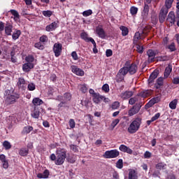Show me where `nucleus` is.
<instances>
[{"label":"nucleus","instance_id":"32","mask_svg":"<svg viewBox=\"0 0 179 179\" xmlns=\"http://www.w3.org/2000/svg\"><path fill=\"white\" fill-rule=\"evenodd\" d=\"M177 104H178V99H173L169 103V108L171 110H176L177 108Z\"/></svg>","mask_w":179,"mask_h":179},{"label":"nucleus","instance_id":"60","mask_svg":"<svg viewBox=\"0 0 179 179\" xmlns=\"http://www.w3.org/2000/svg\"><path fill=\"white\" fill-rule=\"evenodd\" d=\"M93 14V11L92 10H87L83 13V15L85 17H87V16H90V15Z\"/></svg>","mask_w":179,"mask_h":179},{"label":"nucleus","instance_id":"3","mask_svg":"<svg viewBox=\"0 0 179 179\" xmlns=\"http://www.w3.org/2000/svg\"><path fill=\"white\" fill-rule=\"evenodd\" d=\"M141 125H142V119L136 117L129 125L127 131L129 134H136V131L141 129Z\"/></svg>","mask_w":179,"mask_h":179},{"label":"nucleus","instance_id":"2","mask_svg":"<svg viewBox=\"0 0 179 179\" xmlns=\"http://www.w3.org/2000/svg\"><path fill=\"white\" fill-rule=\"evenodd\" d=\"M120 72H122L123 75H127L129 73L130 75H135L138 72V65L136 63L127 61L126 62L124 66L120 69Z\"/></svg>","mask_w":179,"mask_h":179},{"label":"nucleus","instance_id":"55","mask_svg":"<svg viewBox=\"0 0 179 179\" xmlns=\"http://www.w3.org/2000/svg\"><path fill=\"white\" fill-rule=\"evenodd\" d=\"M34 47L38 50H44V45L41 44V42L36 43Z\"/></svg>","mask_w":179,"mask_h":179},{"label":"nucleus","instance_id":"57","mask_svg":"<svg viewBox=\"0 0 179 179\" xmlns=\"http://www.w3.org/2000/svg\"><path fill=\"white\" fill-rule=\"evenodd\" d=\"M102 90L105 92V93H108V92H110V85H108V84H104L102 86Z\"/></svg>","mask_w":179,"mask_h":179},{"label":"nucleus","instance_id":"61","mask_svg":"<svg viewBox=\"0 0 179 179\" xmlns=\"http://www.w3.org/2000/svg\"><path fill=\"white\" fill-rule=\"evenodd\" d=\"M39 41L41 43H47L48 41V37L46 35H43L40 37Z\"/></svg>","mask_w":179,"mask_h":179},{"label":"nucleus","instance_id":"54","mask_svg":"<svg viewBox=\"0 0 179 179\" xmlns=\"http://www.w3.org/2000/svg\"><path fill=\"white\" fill-rule=\"evenodd\" d=\"M138 101V98L136 96L131 97L129 100V104L134 106Z\"/></svg>","mask_w":179,"mask_h":179},{"label":"nucleus","instance_id":"22","mask_svg":"<svg viewBox=\"0 0 179 179\" xmlns=\"http://www.w3.org/2000/svg\"><path fill=\"white\" fill-rule=\"evenodd\" d=\"M164 85V78L159 77L156 80V83L155 84V89H159Z\"/></svg>","mask_w":179,"mask_h":179},{"label":"nucleus","instance_id":"45","mask_svg":"<svg viewBox=\"0 0 179 179\" xmlns=\"http://www.w3.org/2000/svg\"><path fill=\"white\" fill-rule=\"evenodd\" d=\"M25 61L27 64H34V57L33 55H28L25 58Z\"/></svg>","mask_w":179,"mask_h":179},{"label":"nucleus","instance_id":"58","mask_svg":"<svg viewBox=\"0 0 179 179\" xmlns=\"http://www.w3.org/2000/svg\"><path fill=\"white\" fill-rule=\"evenodd\" d=\"M137 52L138 54H143V45H136Z\"/></svg>","mask_w":179,"mask_h":179},{"label":"nucleus","instance_id":"8","mask_svg":"<svg viewBox=\"0 0 179 179\" xmlns=\"http://www.w3.org/2000/svg\"><path fill=\"white\" fill-rule=\"evenodd\" d=\"M53 52L56 58L60 57L61 54H62V44L59 43H55L53 45Z\"/></svg>","mask_w":179,"mask_h":179},{"label":"nucleus","instance_id":"44","mask_svg":"<svg viewBox=\"0 0 179 179\" xmlns=\"http://www.w3.org/2000/svg\"><path fill=\"white\" fill-rule=\"evenodd\" d=\"M90 43H92V44H93V52L94 54H97V52H99V50H97V45L96 44V41H94V39H90Z\"/></svg>","mask_w":179,"mask_h":179},{"label":"nucleus","instance_id":"21","mask_svg":"<svg viewBox=\"0 0 179 179\" xmlns=\"http://www.w3.org/2000/svg\"><path fill=\"white\" fill-rule=\"evenodd\" d=\"M33 68H34V64L25 63L22 65L24 72H30Z\"/></svg>","mask_w":179,"mask_h":179},{"label":"nucleus","instance_id":"62","mask_svg":"<svg viewBox=\"0 0 179 179\" xmlns=\"http://www.w3.org/2000/svg\"><path fill=\"white\" fill-rule=\"evenodd\" d=\"M10 59H11V62H13V64H15V62H17V59H16V57H15V52L11 51L10 52Z\"/></svg>","mask_w":179,"mask_h":179},{"label":"nucleus","instance_id":"28","mask_svg":"<svg viewBox=\"0 0 179 179\" xmlns=\"http://www.w3.org/2000/svg\"><path fill=\"white\" fill-rule=\"evenodd\" d=\"M43 103L44 101L38 97L34 98L32 100V104H34V107H38V106H41Z\"/></svg>","mask_w":179,"mask_h":179},{"label":"nucleus","instance_id":"6","mask_svg":"<svg viewBox=\"0 0 179 179\" xmlns=\"http://www.w3.org/2000/svg\"><path fill=\"white\" fill-rule=\"evenodd\" d=\"M103 156L104 159H115V157L120 156V151L117 149L107 150L104 152Z\"/></svg>","mask_w":179,"mask_h":179},{"label":"nucleus","instance_id":"11","mask_svg":"<svg viewBox=\"0 0 179 179\" xmlns=\"http://www.w3.org/2000/svg\"><path fill=\"white\" fill-rule=\"evenodd\" d=\"M143 22H148L149 20V5L144 3L143 12L141 13Z\"/></svg>","mask_w":179,"mask_h":179},{"label":"nucleus","instance_id":"16","mask_svg":"<svg viewBox=\"0 0 179 179\" xmlns=\"http://www.w3.org/2000/svg\"><path fill=\"white\" fill-rule=\"evenodd\" d=\"M119 150L123 152V153H127L128 155H132V153H134L132 149L124 144L120 145Z\"/></svg>","mask_w":179,"mask_h":179},{"label":"nucleus","instance_id":"38","mask_svg":"<svg viewBox=\"0 0 179 179\" xmlns=\"http://www.w3.org/2000/svg\"><path fill=\"white\" fill-rule=\"evenodd\" d=\"M167 165L163 162H159L158 164H156V169L157 170H166V166Z\"/></svg>","mask_w":179,"mask_h":179},{"label":"nucleus","instance_id":"52","mask_svg":"<svg viewBox=\"0 0 179 179\" xmlns=\"http://www.w3.org/2000/svg\"><path fill=\"white\" fill-rule=\"evenodd\" d=\"M27 89H28V90H29V92H33V91L36 90V85L33 83H30L27 85Z\"/></svg>","mask_w":179,"mask_h":179},{"label":"nucleus","instance_id":"53","mask_svg":"<svg viewBox=\"0 0 179 179\" xmlns=\"http://www.w3.org/2000/svg\"><path fill=\"white\" fill-rule=\"evenodd\" d=\"M151 20L153 24H156V23H157L158 19H157V15H156V13L152 14Z\"/></svg>","mask_w":179,"mask_h":179},{"label":"nucleus","instance_id":"39","mask_svg":"<svg viewBox=\"0 0 179 179\" xmlns=\"http://www.w3.org/2000/svg\"><path fill=\"white\" fill-rule=\"evenodd\" d=\"M150 94H152V91L149 90L143 91L140 93V96H141V97H149Z\"/></svg>","mask_w":179,"mask_h":179},{"label":"nucleus","instance_id":"27","mask_svg":"<svg viewBox=\"0 0 179 179\" xmlns=\"http://www.w3.org/2000/svg\"><path fill=\"white\" fill-rule=\"evenodd\" d=\"M50 177V171L48 169H45L43 173H38L37 178H48Z\"/></svg>","mask_w":179,"mask_h":179},{"label":"nucleus","instance_id":"10","mask_svg":"<svg viewBox=\"0 0 179 179\" xmlns=\"http://www.w3.org/2000/svg\"><path fill=\"white\" fill-rule=\"evenodd\" d=\"M147 55L148 57V62L149 64H152V62H155L156 55H157V50H153L152 49H150L147 51Z\"/></svg>","mask_w":179,"mask_h":179},{"label":"nucleus","instance_id":"4","mask_svg":"<svg viewBox=\"0 0 179 179\" xmlns=\"http://www.w3.org/2000/svg\"><path fill=\"white\" fill-rule=\"evenodd\" d=\"M5 93L6 94L5 102L7 103V104H15V103L20 99V94H19V92H15V91H13L10 94V91L6 90Z\"/></svg>","mask_w":179,"mask_h":179},{"label":"nucleus","instance_id":"41","mask_svg":"<svg viewBox=\"0 0 179 179\" xmlns=\"http://www.w3.org/2000/svg\"><path fill=\"white\" fill-rule=\"evenodd\" d=\"M52 13H54V12L50 10L42 11V15L45 16V17H51V16H52Z\"/></svg>","mask_w":179,"mask_h":179},{"label":"nucleus","instance_id":"29","mask_svg":"<svg viewBox=\"0 0 179 179\" xmlns=\"http://www.w3.org/2000/svg\"><path fill=\"white\" fill-rule=\"evenodd\" d=\"M120 29L122 31V36H123V37L128 36V34H129V29H128V27L124 25L120 26Z\"/></svg>","mask_w":179,"mask_h":179},{"label":"nucleus","instance_id":"37","mask_svg":"<svg viewBox=\"0 0 179 179\" xmlns=\"http://www.w3.org/2000/svg\"><path fill=\"white\" fill-rule=\"evenodd\" d=\"M64 101H71L72 100V94L69 92H66L63 95Z\"/></svg>","mask_w":179,"mask_h":179},{"label":"nucleus","instance_id":"63","mask_svg":"<svg viewBox=\"0 0 179 179\" xmlns=\"http://www.w3.org/2000/svg\"><path fill=\"white\" fill-rule=\"evenodd\" d=\"M71 57L74 61H78V53H76V51H73L71 52Z\"/></svg>","mask_w":179,"mask_h":179},{"label":"nucleus","instance_id":"56","mask_svg":"<svg viewBox=\"0 0 179 179\" xmlns=\"http://www.w3.org/2000/svg\"><path fill=\"white\" fill-rule=\"evenodd\" d=\"M69 125L71 129H73L75 128L76 123L75 122V120L73 119H70L69 121Z\"/></svg>","mask_w":179,"mask_h":179},{"label":"nucleus","instance_id":"20","mask_svg":"<svg viewBox=\"0 0 179 179\" xmlns=\"http://www.w3.org/2000/svg\"><path fill=\"white\" fill-rule=\"evenodd\" d=\"M13 29V25H12L10 23L7 22L6 24L4 30L6 36H12Z\"/></svg>","mask_w":179,"mask_h":179},{"label":"nucleus","instance_id":"14","mask_svg":"<svg viewBox=\"0 0 179 179\" xmlns=\"http://www.w3.org/2000/svg\"><path fill=\"white\" fill-rule=\"evenodd\" d=\"M71 69V72L77 75V76H85V71L83 69L78 68V66L72 65Z\"/></svg>","mask_w":179,"mask_h":179},{"label":"nucleus","instance_id":"35","mask_svg":"<svg viewBox=\"0 0 179 179\" xmlns=\"http://www.w3.org/2000/svg\"><path fill=\"white\" fill-rule=\"evenodd\" d=\"M10 13L13 16H14V20H17V19H20V15H19V13L16 10H10Z\"/></svg>","mask_w":179,"mask_h":179},{"label":"nucleus","instance_id":"26","mask_svg":"<svg viewBox=\"0 0 179 179\" xmlns=\"http://www.w3.org/2000/svg\"><path fill=\"white\" fill-rule=\"evenodd\" d=\"M57 24L56 23V22H53L51 24H50L49 25L46 26L45 31H54V30H55V29H57Z\"/></svg>","mask_w":179,"mask_h":179},{"label":"nucleus","instance_id":"51","mask_svg":"<svg viewBox=\"0 0 179 179\" xmlns=\"http://www.w3.org/2000/svg\"><path fill=\"white\" fill-rule=\"evenodd\" d=\"M138 8L135 7V6H131L130 8V13L131 15H132V16H135V15H136V13H138Z\"/></svg>","mask_w":179,"mask_h":179},{"label":"nucleus","instance_id":"49","mask_svg":"<svg viewBox=\"0 0 179 179\" xmlns=\"http://www.w3.org/2000/svg\"><path fill=\"white\" fill-rule=\"evenodd\" d=\"M116 167L117 169H120L124 167V161L122 160V159H118V161L116 162Z\"/></svg>","mask_w":179,"mask_h":179},{"label":"nucleus","instance_id":"18","mask_svg":"<svg viewBox=\"0 0 179 179\" xmlns=\"http://www.w3.org/2000/svg\"><path fill=\"white\" fill-rule=\"evenodd\" d=\"M166 22L171 24H174V23H176V14H174V11L169 12L166 18Z\"/></svg>","mask_w":179,"mask_h":179},{"label":"nucleus","instance_id":"30","mask_svg":"<svg viewBox=\"0 0 179 179\" xmlns=\"http://www.w3.org/2000/svg\"><path fill=\"white\" fill-rule=\"evenodd\" d=\"M129 179H138V173L135 171V169L129 170Z\"/></svg>","mask_w":179,"mask_h":179},{"label":"nucleus","instance_id":"25","mask_svg":"<svg viewBox=\"0 0 179 179\" xmlns=\"http://www.w3.org/2000/svg\"><path fill=\"white\" fill-rule=\"evenodd\" d=\"M171 71H173V66L169 64V66L165 69V71L164 73V78L167 79L170 74L171 73Z\"/></svg>","mask_w":179,"mask_h":179},{"label":"nucleus","instance_id":"64","mask_svg":"<svg viewBox=\"0 0 179 179\" xmlns=\"http://www.w3.org/2000/svg\"><path fill=\"white\" fill-rule=\"evenodd\" d=\"M80 90L82 92V93H86L87 92V87H86L85 85H81Z\"/></svg>","mask_w":179,"mask_h":179},{"label":"nucleus","instance_id":"43","mask_svg":"<svg viewBox=\"0 0 179 179\" xmlns=\"http://www.w3.org/2000/svg\"><path fill=\"white\" fill-rule=\"evenodd\" d=\"M118 124H120V119H115L114 120H113V122L110 124L111 131H113L114 129V128H115V127H117V125H118Z\"/></svg>","mask_w":179,"mask_h":179},{"label":"nucleus","instance_id":"1","mask_svg":"<svg viewBox=\"0 0 179 179\" xmlns=\"http://www.w3.org/2000/svg\"><path fill=\"white\" fill-rule=\"evenodd\" d=\"M173 2L174 0H165L164 6L161 8L159 15V20L160 23H164L166 17H167V13H169V9H171L173 6Z\"/></svg>","mask_w":179,"mask_h":179},{"label":"nucleus","instance_id":"46","mask_svg":"<svg viewBox=\"0 0 179 179\" xmlns=\"http://www.w3.org/2000/svg\"><path fill=\"white\" fill-rule=\"evenodd\" d=\"M3 146L6 150H9V149L12 148V145L8 141H3Z\"/></svg>","mask_w":179,"mask_h":179},{"label":"nucleus","instance_id":"23","mask_svg":"<svg viewBox=\"0 0 179 179\" xmlns=\"http://www.w3.org/2000/svg\"><path fill=\"white\" fill-rule=\"evenodd\" d=\"M127 75H124L122 72H121V69H120L119 72L116 75L115 80L117 83H121L125 78Z\"/></svg>","mask_w":179,"mask_h":179},{"label":"nucleus","instance_id":"34","mask_svg":"<svg viewBox=\"0 0 179 179\" xmlns=\"http://www.w3.org/2000/svg\"><path fill=\"white\" fill-rule=\"evenodd\" d=\"M20 156H22L23 157L27 156L29 155V148H22L19 151Z\"/></svg>","mask_w":179,"mask_h":179},{"label":"nucleus","instance_id":"33","mask_svg":"<svg viewBox=\"0 0 179 179\" xmlns=\"http://www.w3.org/2000/svg\"><path fill=\"white\" fill-rule=\"evenodd\" d=\"M80 38L82 40H84V41H86V43L90 42V39H93V38H88L87 33L86 32H82L80 34Z\"/></svg>","mask_w":179,"mask_h":179},{"label":"nucleus","instance_id":"13","mask_svg":"<svg viewBox=\"0 0 179 179\" xmlns=\"http://www.w3.org/2000/svg\"><path fill=\"white\" fill-rule=\"evenodd\" d=\"M17 86L20 90H26L27 87V83L26 80L23 77H20L18 78V81L17 83Z\"/></svg>","mask_w":179,"mask_h":179},{"label":"nucleus","instance_id":"48","mask_svg":"<svg viewBox=\"0 0 179 179\" xmlns=\"http://www.w3.org/2000/svg\"><path fill=\"white\" fill-rule=\"evenodd\" d=\"M57 107L58 108H62V107H64V108H66L69 106H68V102L66 101H62L58 104Z\"/></svg>","mask_w":179,"mask_h":179},{"label":"nucleus","instance_id":"31","mask_svg":"<svg viewBox=\"0 0 179 179\" xmlns=\"http://www.w3.org/2000/svg\"><path fill=\"white\" fill-rule=\"evenodd\" d=\"M34 128L31 126H26L23 128L22 131V135H27L29 132H31L33 131Z\"/></svg>","mask_w":179,"mask_h":179},{"label":"nucleus","instance_id":"59","mask_svg":"<svg viewBox=\"0 0 179 179\" xmlns=\"http://www.w3.org/2000/svg\"><path fill=\"white\" fill-rule=\"evenodd\" d=\"M111 108H112V110H117L120 108V102L118 101L113 102Z\"/></svg>","mask_w":179,"mask_h":179},{"label":"nucleus","instance_id":"9","mask_svg":"<svg viewBox=\"0 0 179 179\" xmlns=\"http://www.w3.org/2000/svg\"><path fill=\"white\" fill-rule=\"evenodd\" d=\"M92 97L94 103H96V104H99L100 101H104V103H107V101H107L108 99L99 93H94V95H92Z\"/></svg>","mask_w":179,"mask_h":179},{"label":"nucleus","instance_id":"12","mask_svg":"<svg viewBox=\"0 0 179 179\" xmlns=\"http://www.w3.org/2000/svg\"><path fill=\"white\" fill-rule=\"evenodd\" d=\"M95 31L96 34H97L99 38H101L102 40H106V37H107V34H106V31H104V29H103L102 27H96Z\"/></svg>","mask_w":179,"mask_h":179},{"label":"nucleus","instance_id":"24","mask_svg":"<svg viewBox=\"0 0 179 179\" xmlns=\"http://www.w3.org/2000/svg\"><path fill=\"white\" fill-rule=\"evenodd\" d=\"M141 38H145V35L142 32H136L134 36V43H138Z\"/></svg>","mask_w":179,"mask_h":179},{"label":"nucleus","instance_id":"36","mask_svg":"<svg viewBox=\"0 0 179 179\" xmlns=\"http://www.w3.org/2000/svg\"><path fill=\"white\" fill-rule=\"evenodd\" d=\"M22 34V31L19 29H17L15 32H13L12 35L13 40H17L19 37H20V35Z\"/></svg>","mask_w":179,"mask_h":179},{"label":"nucleus","instance_id":"7","mask_svg":"<svg viewBox=\"0 0 179 179\" xmlns=\"http://www.w3.org/2000/svg\"><path fill=\"white\" fill-rule=\"evenodd\" d=\"M141 108H142V103H136L128 110V116L134 117V115H135L136 114H138L139 111H141Z\"/></svg>","mask_w":179,"mask_h":179},{"label":"nucleus","instance_id":"19","mask_svg":"<svg viewBox=\"0 0 179 179\" xmlns=\"http://www.w3.org/2000/svg\"><path fill=\"white\" fill-rule=\"evenodd\" d=\"M134 96V92L132 91H125L122 92L120 94L121 99L123 100H127V99H131Z\"/></svg>","mask_w":179,"mask_h":179},{"label":"nucleus","instance_id":"17","mask_svg":"<svg viewBox=\"0 0 179 179\" xmlns=\"http://www.w3.org/2000/svg\"><path fill=\"white\" fill-rule=\"evenodd\" d=\"M31 117H32V118H35L36 120H38L40 117V107H34V110L31 111Z\"/></svg>","mask_w":179,"mask_h":179},{"label":"nucleus","instance_id":"50","mask_svg":"<svg viewBox=\"0 0 179 179\" xmlns=\"http://www.w3.org/2000/svg\"><path fill=\"white\" fill-rule=\"evenodd\" d=\"M70 149L74 153H78V152H79V146H78L76 145H73V144L70 145Z\"/></svg>","mask_w":179,"mask_h":179},{"label":"nucleus","instance_id":"5","mask_svg":"<svg viewBox=\"0 0 179 179\" xmlns=\"http://www.w3.org/2000/svg\"><path fill=\"white\" fill-rule=\"evenodd\" d=\"M57 159L55 162L56 166H62L66 159V150H59L56 152Z\"/></svg>","mask_w":179,"mask_h":179},{"label":"nucleus","instance_id":"40","mask_svg":"<svg viewBox=\"0 0 179 179\" xmlns=\"http://www.w3.org/2000/svg\"><path fill=\"white\" fill-rule=\"evenodd\" d=\"M150 30H152V27L147 26L143 28V29L141 31V33L143 34L145 37V36H148V33H149Z\"/></svg>","mask_w":179,"mask_h":179},{"label":"nucleus","instance_id":"42","mask_svg":"<svg viewBox=\"0 0 179 179\" xmlns=\"http://www.w3.org/2000/svg\"><path fill=\"white\" fill-rule=\"evenodd\" d=\"M157 61L159 62H165L170 60V56L164 55V56H159L157 57Z\"/></svg>","mask_w":179,"mask_h":179},{"label":"nucleus","instance_id":"15","mask_svg":"<svg viewBox=\"0 0 179 179\" xmlns=\"http://www.w3.org/2000/svg\"><path fill=\"white\" fill-rule=\"evenodd\" d=\"M159 76V70L155 69L150 75L148 80L149 85H152L155 80Z\"/></svg>","mask_w":179,"mask_h":179},{"label":"nucleus","instance_id":"47","mask_svg":"<svg viewBox=\"0 0 179 179\" xmlns=\"http://www.w3.org/2000/svg\"><path fill=\"white\" fill-rule=\"evenodd\" d=\"M168 50H169V51H171V52L176 51L177 48H176V43H174V42H172L170 45H169Z\"/></svg>","mask_w":179,"mask_h":179}]
</instances>
